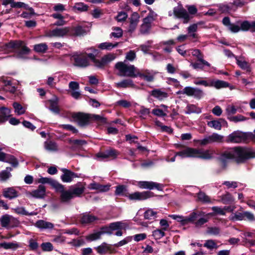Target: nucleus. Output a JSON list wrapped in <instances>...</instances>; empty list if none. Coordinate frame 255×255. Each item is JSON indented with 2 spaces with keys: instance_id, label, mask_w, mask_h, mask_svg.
Segmentation results:
<instances>
[{
  "instance_id": "1",
  "label": "nucleus",
  "mask_w": 255,
  "mask_h": 255,
  "mask_svg": "<svg viewBox=\"0 0 255 255\" xmlns=\"http://www.w3.org/2000/svg\"><path fill=\"white\" fill-rule=\"evenodd\" d=\"M217 154L216 151L213 149L204 150L187 147L182 151L177 152L174 157H172L170 160H167V161H175L176 156H179L182 158L194 157L203 159H210L215 157Z\"/></svg>"
},
{
  "instance_id": "2",
  "label": "nucleus",
  "mask_w": 255,
  "mask_h": 255,
  "mask_svg": "<svg viewBox=\"0 0 255 255\" xmlns=\"http://www.w3.org/2000/svg\"><path fill=\"white\" fill-rule=\"evenodd\" d=\"M250 150L246 148L236 147L226 151L223 154V157L227 159H235L238 163L244 161L247 158L254 157Z\"/></svg>"
},
{
  "instance_id": "3",
  "label": "nucleus",
  "mask_w": 255,
  "mask_h": 255,
  "mask_svg": "<svg viewBox=\"0 0 255 255\" xmlns=\"http://www.w3.org/2000/svg\"><path fill=\"white\" fill-rule=\"evenodd\" d=\"M16 50L19 51L17 56L21 58H23V54H27L30 51L22 41H11L0 47V51H2L5 53H8Z\"/></svg>"
},
{
  "instance_id": "4",
  "label": "nucleus",
  "mask_w": 255,
  "mask_h": 255,
  "mask_svg": "<svg viewBox=\"0 0 255 255\" xmlns=\"http://www.w3.org/2000/svg\"><path fill=\"white\" fill-rule=\"evenodd\" d=\"M115 68L119 71L118 75L121 76L136 77L139 74L138 69L132 65H127L124 62H118Z\"/></svg>"
},
{
  "instance_id": "5",
  "label": "nucleus",
  "mask_w": 255,
  "mask_h": 255,
  "mask_svg": "<svg viewBox=\"0 0 255 255\" xmlns=\"http://www.w3.org/2000/svg\"><path fill=\"white\" fill-rule=\"evenodd\" d=\"M128 224L125 222H116L101 228L100 230L102 235L104 234L112 235L113 231L118 230L126 229L128 227Z\"/></svg>"
},
{
  "instance_id": "6",
  "label": "nucleus",
  "mask_w": 255,
  "mask_h": 255,
  "mask_svg": "<svg viewBox=\"0 0 255 255\" xmlns=\"http://www.w3.org/2000/svg\"><path fill=\"white\" fill-rule=\"evenodd\" d=\"M157 14L153 11H150L147 16L143 20V23L140 28L141 33L145 34L148 32L151 27L152 23L155 20Z\"/></svg>"
},
{
  "instance_id": "7",
  "label": "nucleus",
  "mask_w": 255,
  "mask_h": 255,
  "mask_svg": "<svg viewBox=\"0 0 255 255\" xmlns=\"http://www.w3.org/2000/svg\"><path fill=\"white\" fill-rule=\"evenodd\" d=\"M70 31L69 27L56 28L46 31L44 36L48 37H62Z\"/></svg>"
},
{
  "instance_id": "8",
  "label": "nucleus",
  "mask_w": 255,
  "mask_h": 255,
  "mask_svg": "<svg viewBox=\"0 0 255 255\" xmlns=\"http://www.w3.org/2000/svg\"><path fill=\"white\" fill-rule=\"evenodd\" d=\"M133 184L141 189L151 190L155 188L158 190H161L163 188L162 184L152 181H135Z\"/></svg>"
},
{
  "instance_id": "9",
  "label": "nucleus",
  "mask_w": 255,
  "mask_h": 255,
  "mask_svg": "<svg viewBox=\"0 0 255 255\" xmlns=\"http://www.w3.org/2000/svg\"><path fill=\"white\" fill-rule=\"evenodd\" d=\"M173 13L175 17L182 19L184 23H187L190 18L188 12L181 5L174 7Z\"/></svg>"
},
{
  "instance_id": "10",
  "label": "nucleus",
  "mask_w": 255,
  "mask_h": 255,
  "mask_svg": "<svg viewBox=\"0 0 255 255\" xmlns=\"http://www.w3.org/2000/svg\"><path fill=\"white\" fill-rule=\"evenodd\" d=\"M185 95L189 97H193L196 99H201L204 96L203 91L197 88L187 86L184 88Z\"/></svg>"
},
{
  "instance_id": "11",
  "label": "nucleus",
  "mask_w": 255,
  "mask_h": 255,
  "mask_svg": "<svg viewBox=\"0 0 255 255\" xmlns=\"http://www.w3.org/2000/svg\"><path fill=\"white\" fill-rule=\"evenodd\" d=\"M248 137L245 133L241 131H235L230 134L228 137V141L233 143L245 142Z\"/></svg>"
},
{
  "instance_id": "12",
  "label": "nucleus",
  "mask_w": 255,
  "mask_h": 255,
  "mask_svg": "<svg viewBox=\"0 0 255 255\" xmlns=\"http://www.w3.org/2000/svg\"><path fill=\"white\" fill-rule=\"evenodd\" d=\"M73 117L80 126H86L91 121V114L78 113L75 114Z\"/></svg>"
},
{
  "instance_id": "13",
  "label": "nucleus",
  "mask_w": 255,
  "mask_h": 255,
  "mask_svg": "<svg viewBox=\"0 0 255 255\" xmlns=\"http://www.w3.org/2000/svg\"><path fill=\"white\" fill-rule=\"evenodd\" d=\"M72 60L74 61V64L79 67H85L89 65V60L83 54L73 55L72 57Z\"/></svg>"
},
{
  "instance_id": "14",
  "label": "nucleus",
  "mask_w": 255,
  "mask_h": 255,
  "mask_svg": "<svg viewBox=\"0 0 255 255\" xmlns=\"http://www.w3.org/2000/svg\"><path fill=\"white\" fill-rule=\"evenodd\" d=\"M130 200H143L150 197V192L148 191L135 192L131 194L126 195Z\"/></svg>"
},
{
  "instance_id": "15",
  "label": "nucleus",
  "mask_w": 255,
  "mask_h": 255,
  "mask_svg": "<svg viewBox=\"0 0 255 255\" xmlns=\"http://www.w3.org/2000/svg\"><path fill=\"white\" fill-rule=\"evenodd\" d=\"M61 189L55 188L57 191L60 192V200L62 202H67L74 198L73 194L69 189L68 190H64V186L60 184Z\"/></svg>"
},
{
  "instance_id": "16",
  "label": "nucleus",
  "mask_w": 255,
  "mask_h": 255,
  "mask_svg": "<svg viewBox=\"0 0 255 255\" xmlns=\"http://www.w3.org/2000/svg\"><path fill=\"white\" fill-rule=\"evenodd\" d=\"M1 149L0 148V161L9 163L14 167L17 166L18 163L14 157L11 155L1 152Z\"/></svg>"
},
{
  "instance_id": "17",
  "label": "nucleus",
  "mask_w": 255,
  "mask_h": 255,
  "mask_svg": "<svg viewBox=\"0 0 255 255\" xmlns=\"http://www.w3.org/2000/svg\"><path fill=\"white\" fill-rule=\"evenodd\" d=\"M1 225L3 227H8L11 226V223H14L15 226L18 224V221L11 216L5 215L2 216L0 219Z\"/></svg>"
},
{
  "instance_id": "18",
  "label": "nucleus",
  "mask_w": 255,
  "mask_h": 255,
  "mask_svg": "<svg viewBox=\"0 0 255 255\" xmlns=\"http://www.w3.org/2000/svg\"><path fill=\"white\" fill-rule=\"evenodd\" d=\"M116 58L114 54L109 53L102 57L101 60L97 61V67L98 68H103L105 65L114 60Z\"/></svg>"
},
{
  "instance_id": "19",
  "label": "nucleus",
  "mask_w": 255,
  "mask_h": 255,
  "mask_svg": "<svg viewBox=\"0 0 255 255\" xmlns=\"http://www.w3.org/2000/svg\"><path fill=\"white\" fill-rule=\"evenodd\" d=\"M111 185L109 184L107 185H102L95 182H93L90 183L88 188L90 190H95L98 192H106L110 189Z\"/></svg>"
},
{
  "instance_id": "20",
  "label": "nucleus",
  "mask_w": 255,
  "mask_h": 255,
  "mask_svg": "<svg viewBox=\"0 0 255 255\" xmlns=\"http://www.w3.org/2000/svg\"><path fill=\"white\" fill-rule=\"evenodd\" d=\"M139 19V15L138 13L135 12L132 13L129 18V25L128 30L129 32H133L135 29L138 23Z\"/></svg>"
},
{
  "instance_id": "21",
  "label": "nucleus",
  "mask_w": 255,
  "mask_h": 255,
  "mask_svg": "<svg viewBox=\"0 0 255 255\" xmlns=\"http://www.w3.org/2000/svg\"><path fill=\"white\" fill-rule=\"evenodd\" d=\"M36 182L38 183L41 184H49L52 186L53 188H61L62 187L60 186V184L56 181L50 178L47 177H41L37 179Z\"/></svg>"
},
{
  "instance_id": "22",
  "label": "nucleus",
  "mask_w": 255,
  "mask_h": 255,
  "mask_svg": "<svg viewBox=\"0 0 255 255\" xmlns=\"http://www.w3.org/2000/svg\"><path fill=\"white\" fill-rule=\"evenodd\" d=\"M62 171L63 174L61 175V178L64 182H70L73 178L78 177L74 172L66 169H62Z\"/></svg>"
},
{
  "instance_id": "23",
  "label": "nucleus",
  "mask_w": 255,
  "mask_h": 255,
  "mask_svg": "<svg viewBox=\"0 0 255 255\" xmlns=\"http://www.w3.org/2000/svg\"><path fill=\"white\" fill-rule=\"evenodd\" d=\"M2 195L6 198L12 199L18 196V192L13 187H8L3 189Z\"/></svg>"
},
{
  "instance_id": "24",
  "label": "nucleus",
  "mask_w": 255,
  "mask_h": 255,
  "mask_svg": "<svg viewBox=\"0 0 255 255\" xmlns=\"http://www.w3.org/2000/svg\"><path fill=\"white\" fill-rule=\"evenodd\" d=\"M73 197L80 196L84 191L85 186L81 183L71 186L70 188Z\"/></svg>"
},
{
  "instance_id": "25",
  "label": "nucleus",
  "mask_w": 255,
  "mask_h": 255,
  "mask_svg": "<svg viewBox=\"0 0 255 255\" xmlns=\"http://www.w3.org/2000/svg\"><path fill=\"white\" fill-rule=\"evenodd\" d=\"M237 65L243 70L247 72L251 71L250 64L245 60L243 57H235Z\"/></svg>"
},
{
  "instance_id": "26",
  "label": "nucleus",
  "mask_w": 255,
  "mask_h": 255,
  "mask_svg": "<svg viewBox=\"0 0 255 255\" xmlns=\"http://www.w3.org/2000/svg\"><path fill=\"white\" fill-rule=\"evenodd\" d=\"M138 76H139L142 79L148 81H152L155 75V73L152 71L145 70L142 73L139 72L138 70Z\"/></svg>"
},
{
  "instance_id": "27",
  "label": "nucleus",
  "mask_w": 255,
  "mask_h": 255,
  "mask_svg": "<svg viewBox=\"0 0 255 255\" xmlns=\"http://www.w3.org/2000/svg\"><path fill=\"white\" fill-rule=\"evenodd\" d=\"M46 189L43 185H39L38 188L31 192V195L37 198H43L45 195Z\"/></svg>"
},
{
  "instance_id": "28",
  "label": "nucleus",
  "mask_w": 255,
  "mask_h": 255,
  "mask_svg": "<svg viewBox=\"0 0 255 255\" xmlns=\"http://www.w3.org/2000/svg\"><path fill=\"white\" fill-rule=\"evenodd\" d=\"M98 219L95 216L89 214L82 215L80 221L83 224H89L94 223Z\"/></svg>"
},
{
  "instance_id": "29",
  "label": "nucleus",
  "mask_w": 255,
  "mask_h": 255,
  "mask_svg": "<svg viewBox=\"0 0 255 255\" xmlns=\"http://www.w3.org/2000/svg\"><path fill=\"white\" fill-rule=\"evenodd\" d=\"M228 83L225 81L219 80H214L210 79V87H214L215 88L219 89L228 87Z\"/></svg>"
},
{
  "instance_id": "30",
  "label": "nucleus",
  "mask_w": 255,
  "mask_h": 255,
  "mask_svg": "<svg viewBox=\"0 0 255 255\" xmlns=\"http://www.w3.org/2000/svg\"><path fill=\"white\" fill-rule=\"evenodd\" d=\"M115 86L117 88H126L128 87H132L134 86V84L131 79H125L123 81L116 83L115 84Z\"/></svg>"
},
{
  "instance_id": "31",
  "label": "nucleus",
  "mask_w": 255,
  "mask_h": 255,
  "mask_svg": "<svg viewBox=\"0 0 255 255\" xmlns=\"http://www.w3.org/2000/svg\"><path fill=\"white\" fill-rule=\"evenodd\" d=\"M35 226L40 229H51L54 227L51 223L42 220L37 221Z\"/></svg>"
},
{
  "instance_id": "32",
  "label": "nucleus",
  "mask_w": 255,
  "mask_h": 255,
  "mask_svg": "<svg viewBox=\"0 0 255 255\" xmlns=\"http://www.w3.org/2000/svg\"><path fill=\"white\" fill-rule=\"evenodd\" d=\"M95 249L100 255H105L111 251V247L105 243L102 244Z\"/></svg>"
},
{
  "instance_id": "33",
  "label": "nucleus",
  "mask_w": 255,
  "mask_h": 255,
  "mask_svg": "<svg viewBox=\"0 0 255 255\" xmlns=\"http://www.w3.org/2000/svg\"><path fill=\"white\" fill-rule=\"evenodd\" d=\"M151 95L159 100H162L168 97L167 93L159 89H155L152 91Z\"/></svg>"
},
{
  "instance_id": "34",
  "label": "nucleus",
  "mask_w": 255,
  "mask_h": 255,
  "mask_svg": "<svg viewBox=\"0 0 255 255\" xmlns=\"http://www.w3.org/2000/svg\"><path fill=\"white\" fill-rule=\"evenodd\" d=\"M201 113V108L197 107L196 105L193 104L187 105L185 112L186 114H191L192 113L200 114Z\"/></svg>"
},
{
  "instance_id": "35",
  "label": "nucleus",
  "mask_w": 255,
  "mask_h": 255,
  "mask_svg": "<svg viewBox=\"0 0 255 255\" xmlns=\"http://www.w3.org/2000/svg\"><path fill=\"white\" fill-rule=\"evenodd\" d=\"M49 103L50 104V110L55 114H58L59 113V109L58 106V98L56 97L52 100H50L49 101Z\"/></svg>"
},
{
  "instance_id": "36",
  "label": "nucleus",
  "mask_w": 255,
  "mask_h": 255,
  "mask_svg": "<svg viewBox=\"0 0 255 255\" xmlns=\"http://www.w3.org/2000/svg\"><path fill=\"white\" fill-rule=\"evenodd\" d=\"M102 233L100 231H95L93 233L86 236L85 239L87 241L92 242L100 239Z\"/></svg>"
},
{
  "instance_id": "37",
  "label": "nucleus",
  "mask_w": 255,
  "mask_h": 255,
  "mask_svg": "<svg viewBox=\"0 0 255 255\" xmlns=\"http://www.w3.org/2000/svg\"><path fill=\"white\" fill-rule=\"evenodd\" d=\"M12 169L10 167H7L5 170L0 172V180L1 181H5L8 179L11 176L10 171Z\"/></svg>"
},
{
  "instance_id": "38",
  "label": "nucleus",
  "mask_w": 255,
  "mask_h": 255,
  "mask_svg": "<svg viewBox=\"0 0 255 255\" xmlns=\"http://www.w3.org/2000/svg\"><path fill=\"white\" fill-rule=\"evenodd\" d=\"M14 109L15 113L17 115H21L25 113L26 108L23 107L21 105L17 102H14L12 104Z\"/></svg>"
},
{
  "instance_id": "39",
  "label": "nucleus",
  "mask_w": 255,
  "mask_h": 255,
  "mask_svg": "<svg viewBox=\"0 0 255 255\" xmlns=\"http://www.w3.org/2000/svg\"><path fill=\"white\" fill-rule=\"evenodd\" d=\"M10 110L6 107H2L0 108V116L3 120L2 123L6 121L7 118L10 116Z\"/></svg>"
},
{
  "instance_id": "40",
  "label": "nucleus",
  "mask_w": 255,
  "mask_h": 255,
  "mask_svg": "<svg viewBox=\"0 0 255 255\" xmlns=\"http://www.w3.org/2000/svg\"><path fill=\"white\" fill-rule=\"evenodd\" d=\"M118 45V43H115L114 44L111 42H103L100 44L98 45V48H100L102 50H110L113 48L117 47Z\"/></svg>"
},
{
  "instance_id": "41",
  "label": "nucleus",
  "mask_w": 255,
  "mask_h": 255,
  "mask_svg": "<svg viewBox=\"0 0 255 255\" xmlns=\"http://www.w3.org/2000/svg\"><path fill=\"white\" fill-rule=\"evenodd\" d=\"M157 212L152 209L146 210L144 213L145 219L148 220H153L157 217Z\"/></svg>"
},
{
  "instance_id": "42",
  "label": "nucleus",
  "mask_w": 255,
  "mask_h": 255,
  "mask_svg": "<svg viewBox=\"0 0 255 255\" xmlns=\"http://www.w3.org/2000/svg\"><path fill=\"white\" fill-rule=\"evenodd\" d=\"M244 212H236L235 213H232L229 218L231 220L233 221H242L244 220Z\"/></svg>"
},
{
  "instance_id": "43",
  "label": "nucleus",
  "mask_w": 255,
  "mask_h": 255,
  "mask_svg": "<svg viewBox=\"0 0 255 255\" xmlns=\"http://www.w3.org/2000/svg\"><path fill=\"white\" fill-rule=\"evenodd\" d=\"M12 210L15 213L18 215H24V216H28V215H35V214L33 212H31L30 213L27 212L24 208L22 207H17L14 208H12Z\"/></svg>"
},
{
  "instance_id": "44",
  "label": "nucleus",
  "mask_w": 255,
  "mask_h": 255,
  "mask_svg": "<svg viewBox=\"0 0 255 255\" xmlns=\"http://www.w3.org/2000/svg\"><path fill=\"white\" fill-rule=\"evenodd\" d=\"M19 245L16 242L6 243L4 242L0 244V247L3 248L4 249H12L15 250L18 248Z\"/></svg>"
},
{
  "instance_id": "45",
  "label": "nucleus",
  "mask_w": 255,
  "mask_h": 255,
  "mask_svg": "<svg viewBox=\"0 0 255 255\" xmlns=\"http://www.w3.org/2000/svg\"><path fill=\"white\" fill-rule=\"evenodd\" d=\"M45 148L50 151H55L58 150V146L54 142L50 141L44 143Z\"/></svg>"
},
{
  "instance_id": "46",
  "label": "nucleus",
  "mask_w": 255,
  "mask_h": 255,
  "mask_svg": "<svg viewBox=\"0 0 255 255\" xmlns=\"http://www.w3.org/2000/svg\"><path fill=\"white\" fill-rule=\"evenodd\" d=\"M33 48L37 52L44 53L47 50L48 46L45 43H42L35 45Z\"/></svg>"
},
{
  "instance_id": "47",
  "label": "nucleus",
  "mask_w": 255,
  "mask_h": 255,
  "mask_svg": "<svg viewBox=\"0 0 255 255\" xmlns=\"http://www.w3.org/2000/svg\"><path fill=\"white\" fill-rule=\"evenodd\" d=\"M207 125L209 127L217 130H220L222 128L220 120H213L208 122Z\"/></svg>"
},
{
  "instance_id": "48",
  "label": "nucleus",
  "mask_w": 255,
  "mask_h": 255,
  "mask_svg": "<svg viewBox=\"0 0 255 255\" xmlns=\"http://www.w3.org/2000/svg\"><path fill=\"white\" fill-rule=\"evenodd\" d=\"M90 121H96L100 124H104L106 122V120L104 117L95 114H91Z\"/></svg>"
},
{
  "instance_id": "49",
  "label": "nucleus",
  "mask_w": 255,
  "mask_h": 255,
  "mask_svg": "<svg viewBox=\"0 0 255 255\" xmlns=\"http://www.w3.org/2000/svg\"><path fill=\"white\" fill-rule=\"evenodd\" d=\"M211 142H221L223 141V136L216 133L210 135Z\"/></svg>"
},
{
  "instance_id": "50",
  "label": "nucleus",
  "mask_w": 255,
  "mask_h": 255,
  "mask_svg": "<svg viewBox=\"0 0 255 255\" xmlns=\"http://www.w3.org/2000/svg\"><path fill=\"white\" fill-rule=\"evenodd\" d=\"M210 79L205 80L200 78H197L194 81V84L196 85H203L205 87H210Z\"/></svg>"
},
{
  "instance_id": "51",
  "label": "nucleus",
  "mask_w": 255,
  "mask_h": 255,
  "mask_svg": "<svg viewBox=\"0 0 255 255\" xmlns=\"http://www.w3.org/2000/svg\"><path fill=\"white\" fill-rule=\"evenodd\" d=\"M107 154L108 159H114L117 158V157L119 155V152L117 150L110 149L106 150Z\"/></svg>"
},
{
  "instance_id": "52",
  "label": "nucleus",
  "mask_w": 255,
  "mask_h": 255,
  "mask_svg": "<svg viewBox=\"0 0 255 255\" xmlns=\"http://www.w3.org/2000/svg\"><path fill=\"white\" fill-rule=\"evenodd\" d=\"M150 113V109L146 108L144 107H141L139 111V115L140 117L142 119H145Z\"/></svg>"
},
{
  "instance_id": "53",
  "label": "nucleus",
  "mask_w": 255,
  "mask_h": 255,
  "mask_svg": "<svg viewBox=\"0 0 255 255\" xmlns=\"http://www.w3.org/2000/svg\"><path fill=\"white\" fill-rule=\"evenodd\" d=\"M220 10L222 12H229L233 9V6L230 3L229 4H221Z\"/></svg>"
},
{
  "instance_id": "54",
  "label": "nucleus",
  "mask_w": 255,
  "mask_h": 255,
  "mask_svg": "<svg viewBox=\"0 0 255 255\" xmlns=\"http://www.w3.org/2000/svg\"><path fill=\"white\" fill-rule=\"evenodd\" d=\"M128 17V14L127 12L124 11H120L118 12L116 19L118 22H123L126 20Z\"/></svg>"
},
{
  "instance_id": "55",
  "label": "nucleus",
  "mask_w": 255,
  "mask_h": 255,
  "mask_svg": "<svg viewBox=\"0 0 255 255\" xmlns=\"http://www.w3.org/2000/svg\"><path fill=\"white\" fill-rule=\"evenodd\" d=\"M165 233L163 231L161 230H156L153 231L152 236L156 240H159L164 237Z\"/></svg>"
},
{
  "instance_id": "56",
  "label": "nucleus",
  "mask_w": 255,
  "mask_h": 255,
  "mask_svg": "<svg viewBox=\"0 0 255 255\" xmlns=\"http://www.w3.org/2000/svg\"><path fill=\"white\" fill-rule=\"evenodd\" d=\"M74 7L75 9L81 11H86L88 9L87 5L82 2L76 3Z\"/></svg>"
},
{
  "instance_id": "57",
  "label": "nucleus",
  "mask_w": 255,
  "mask_h": 255,
  "mask_svg": "<svg viewBox=\"0 0 255 255\" xmlns=\"http://www.w3.org/2000/svg\"><path fill=\"white\" fill-rule=\"evenodd\" d=\"M198 200L205 203L210 202V198L203 192H199L198 194Z\"/></svg>"
},
{
  "instance_id": "58",
  "label": "nucleus",
  "mask_w": 255,
  "mask_h": 255,
  "mask_svg": "<svg viewBox=\"0 0 255 255\" xmlns=\"http://www.w3.org/2000/svg\"><path fill=\"white\" fill-rule=\"evenodd\" d=\"M222 200L224 203L228 204L233 201V198L230 194L227 193L222 196Z\"/></svg>"
},
{
  "instance_id": "59",
  "label": "nucleus",
  "mask_w": 255,
  "mask_h": 255,
  "mask_svg": "<svg viewBox=\"0 0 255 255\" xmlns=\"http://www.w3.org/2000/svg\"><path fill=\"white\" fill-rule=\"evenodd\" d=\"M132 237L131 236L127 237L126 238H125L124 240L120 241L117 244H116L115 245V246H116V247L123 246L128 244V243L131 242L132 240Z\"/></svg>"
},
{
  "instance_id": "60",
  "label": "nucleus",
  "mask_w": 255,
  "mask_h": 255,
  "mask_svg": "<svg viewBox=\"0 0 255 255\" xmlns=\"http://www.w3.org/2000/svg\"><path fill=\"white\" fill-rule=\"evenodd\" d=\"M172 219L177 221L178 222H181L182 224H186V217H184L182 216L171 215L169 216Z\"/></svg>"
},
{
  "instance_id": "61",
  "label": "nucleus",
  "mask_w": 255,
  "mask_h": 255,
  "mask_svg": "<svg viewBox=\"0 0 255 255\" xmlns=\"http://www.w3.org/2000/svg\"><path fill=\"white\" fill-rule=\"evenodd\" d=\"M251 29V23L248 21H244L241 24L240 29L243 31H247Z\"/></svg>"
},
{
  "instance_id": "62",
  "label": "nucleus",
  "mask_w": 255,
  "mask_h": 255,
  "mask_svg": "<svg viewBox=\"0 0 255 255\" xmlns=\"http://www.w3.org/2000/svg\"><path fill=\"white\" fill-rule=\"evenodd\" d=\"M152 113L156 116L164 117L166 115V113L162 110L160 109H154L152 111Z\"/></svg>"
},
{
  "instance_id": "63",
  "label": "nucleus",
  "mask_w": 255,
  "mask_h": 255,
  "mask_svg": "<svg viewBox=\"0 0 255 255\" xmlns=\"http://www.w3.org/2000/svg\"><path fill=\"white\" fill-rule=\"evenodd\" d=\"M34 12L33 9L30 8L28 12H23L21 14L20 16L23 18H30L34 15Z\"/></svg>"
},
{
  "instance_id": "64",
  "label": "nucleus",
  "mask_w": 255,
  "mask_h": 255,
  "mask_svg": "<svg viewBox=\"0 0 255 255\" xmlns=\"http://www.w3.org/2000/svg\"><path fill=\"white\" fill-rule=\"evenodd\" d=\"M111 35L116 38H119L123 35V31L121 28L117 27L114 29V31L111 33Z\"/></svg>"
}]
</instances>
